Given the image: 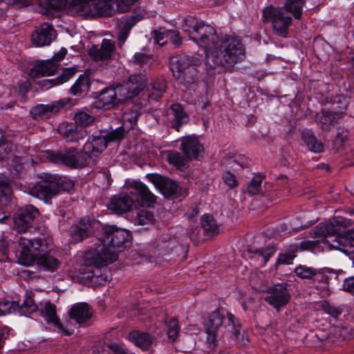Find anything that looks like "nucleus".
Returning a JSON list of instances; mask_svg holds the SVG:
<instances>
[{
	"label": "nucleus",
	"mask_w": 354,
	"mask_h": 354,
	"mask_svg": "<svg viewBox=\"0 0 354 354\" xmlns=\"http://www.w3.org/2000/svg\"><path fill=\"white\" fill-rule=\"evenodd\" d=\"M136 22V19L134 17H132L127 19L125 23L120 28L118 36L120 45H122L126 41L131 29Z\"/></svg>",
	"instance_id": "obj_46"
},
{
	"label": "nucleus",
	"mask_w": 354,
	"mask_h": 354,
	"mask_svg": "<svg viewBox=\"0 0 354 354\" xmlns=\"http://www.w3.org/2000/svg\"><path fill=\"white\" fill-rule=\"evenodd\" d=\"M147 178L159 188L162 194L166 197H169L178 194L180 187L177 183L164 176L156 174H147Z\"/></svg>",
	"instance_id": "obj_14"
},
{
	"label": "nucleus",
	"mask_w": 354,
	"mask_h": 354,
	"mask_svg": "<svg viewBox=\"0 0 354 354\" xmlns=\"http://www.w3.org/2000/svg\"><path fill=\"white\" fill-rule=\"evenodd\" d=\"M348 103L349 100L346 96L342 95L335 96L333 101V108L336 110L335 112L341 113V116L342 117L344 111L347 109Z\"/></svg>",
	"instance_id": "obj_49"
},
{
	"label": "nucleus",
	"mask_w": 354,
	"mask_h": 354,
	"mask_svg": "<svg viewBox=\"0 0 354 354\" xmlns=\"http://www.w3.org/2000/svg\"><path fill=\"white\" fill-rule=\"evenodd\" d=\"M133 194L138 196L142 202L153 203L156 196L149 191L148 187L141 182H135L133 185Z\"/></svg>",
	"instance_id": "obj_37"
},
{
	"label": "nucleus",
	"mask_w": 354,
	"mask_h": 354,
	"mask_svg": "<svg viewBox=\"0 0 354 354\" xmlns=\"http://www.w3.org/2000/svg\"><path fill=\"white\" fill-rule=\"evenodd\" d=\"M264 22L271 21L274 30L281 37H286L288 28L291 24L292 18L288 16L281 8L270 6L263 10Z\"/></svg>",
	"instance_id": "obj_7"
},
{
	"label": "nucleus",
	"mask_w": 354,
	"mask_h": 354,
	"mask_svg": "<svg viewBox=\"0 0 354 354\" xmlns=\"http://www.w3.org/2000/svg\"><path fill=\"white\" fill-rule=\"evenodd\" d=\"M133 204V201L129 196L120 194L113 196L107 206L111 211L122 214L130 211Z\"/></svg>",
	"instance_id": "obj_20"
},
{
	"label": "nucleus",
	"mask_w": 354,
	"mask_h": 354,
	"mask_svg": "<svg viewBox=\"0 0 354 354\" xmlns=\"http://www.w3.org/2000/svg\"><path fill=\"white\" fill-rule=\"evenodd\" d=\"M182 29L191 40L205 50L208 71L217 67L232 68L245 58V47L238 37L225 35L219 37L213 26L191 16L184 19Z\"/></svg>",
	"instance_id": "obj_1"
},
{
	"label": "nucleus",
	"mask_w": 354,
	"mask_h": 354,
	"mask_svg": "<svg viewBox=\"0 0 354 354\" xmlns=\"http://www.w3.org/2000/svg\"><path fill=\"white\" fill-rule=\"evenodd\" d=\"M195 343L192 337H188L185 339H183L180 343V349L183 353L190 352L194 347Z\"/></svg>",
	"instance_id": "obj_62"
},
{
	"label": "nucleus",
	"mask_w": 354,
	"mask_h": 354,
	"mask_svg": "<svg viewBox=\"0 0 354 354\" xmlns=\"http://www.w3.org/2000/svg\"><path fill=\"white\" fill-rule=\"evenodd\" d=\"M99 242L98 245L92 250L97 251L104 259L115 261L118 259V252L130 245L131 235L124 229L108 226L105 228L103 240H99Z\"/></svg>",
	"instance_id": "obj_2"
},
{
	"label": "nucleus",
	"mask_w": 354,
	"mask_h": 354,
	"mask_svg": "<svg viewBox=\"0 0 354 354\" xmlns=\"http://www.w3.org/2000/svg\"><path fill=\"white\" fill-rule=\"evenodd\" d=\"M189 61L190 62L189 67L195 68L194 69L203 73L206 71V73L209 74L213 71L207 70L206 61L204 62V57L202 55L194 54L193 55H189Z\"/></svg>",
	"instance_id": "obj_47"
},
{
	"label": "nucleus",
	"mask_w": 354,
	"mask_h": 354,
	"mask_svg": "<svg viewBox=\"0 0 354 354\" xmlns=\"http://www.w3.org/2000/svg\"><path fill=\"white\" fill-rule=\"evenodd\" d=\"M167 325L168 337L172 341H175L179 333V325L178 320L175 318H171L167 322Z\"/></svg>",
	"instance_id": "obj_57"
},
{
	"label": "nucleus",
	"mask_w": 354,
	"mask_h": 354,
	"mask_svg": "<svg viewBox=\"0 0 354 354\" xmlns=\"http://www.w3.org/2000/svg\"><path fill=\"white\" fill-rule=\"evenodd\" d=\"M57 32L51 24L44 23L35 27L31 35L32 44L37 47L48 46L56 38Z\"/></svg>",
	"instance_id": "obj_13"
},
{
	"label": "nucleus",
	"mask_w": 354,
	"mask_h": 354,
	"mask_svg": "<svg viewBox=\"0 0 354 354\" xmlns=\"http://www.w3.org/2000/svg\"><path fill=\"white\" fill-rule=\"evenodd\" d=\"M344 290L354 294V277L346 278L343 284Z\"/></svg>",
	"instance_id": "obj_64"
},
{
	"label": "nucleus",
	"mask_w": 354,
	"mask_h": 354,
	"mask_svg": "<svg viewBox=\"0 0 354 354\" xmlns=\"http://www.w3.org/2000/svg\"><path fill=\"white\" fill-rule=\"evenodd\" d=\"M74 120L77 126L84 129L94 122L95 117L87 111L79 110L75 113Z\"/></svg>",
	"instance_id": "obj_41"
},
{
	"label": "nucleus",
	"mask_w": 354,
	"mask_h": 354,
	"mask_svg": "<svg viewBox=\"0 0 354 354\" xmlns=\"http://www.w3.org/2000/svg\"><path fill=\"white\" fill-rule=\"evenodd\" d=\"M129 338L136 346L142 350H148L152 345L155 337L149 333L133 330L129 335Z\"/></svg>",
	"instance_id": "obj_28"
},
{
	"label": "nucleus",
	"mask_w": 354,
	"mask_h": 354,
	"mask_svg": "<svg viewBox=\"0 0 354 354\" xmlns=\"http://www.w3.org/2000/svg\"><path fill=\"white\" fill-rule=\"evenodd\" d=\"M225 183L230 188H233L238 185L235 176L231 172H226L223 176Z\"/></svg>",
	"instance_id": "obj_63"
},
{
	"label": "nucleus",
	"mask_w": 354,
	"mask_h": 354,
	"mask_svg": "<svg viewBox=\"0 0 354 354\" xmlns=\"http://www.w3.org/2000/svg\"><path fill=\"white\" fill-rule=\"evenodd\" d=\"M39 216L37 208L28 205L19 208L13 216V228L19 233H24L33 227L35 221Z\"/></svg>",
	"instance_id": "obj_8"
},
{
	"label": "nucleus",
	"mask_w": 354,
	"mask_h": 354,
	"mask_svg": "<svg viewBox=\"0 0 354 354\" xmlns=\"http://www.w3.org/2000/svg\"><path fill=\"white\" fill-rule=\"evenodd\" d=\"M76 73V69L75 68H66L62 73V74L55 79L53 80H45L44 85L47 88L51 87L53 85H57L63 84L67 81H68L71 77H73Z\"/></svg>",
	"instance_id": "obj_40"
},
{
	"label": "nucleus",
	"mask_w": 354,
	"mask_h": 354,
	"mask_svg": "<svg viewBox=\"0 0 354 354\" xmlns=\"http://www.w3.org/2000/svg\"><path fill=\"white\" fill-rule=\"evenodd\" d=\"M304 0H286L284 4L286 10L292 15L296 19H301Z\"/></svg>",
	"instance_id": "obj_38"
},
{
	"label": "nucleus",
	"mask_w": 354,
	"mask_h": 354,
	"mask_svg": "<svg viewBox=\"0 0 354 354\" xmlns=\"http://www.w3.org/2000/svg\"><path fill=\"white\" fill-rule=\"evenodd\" d=\"M201 225L204 231L209 236H214L218 232V227L216 220L209 214L203 216Z\"/></svg>",
	"instance_id": "obj_42"
},
{
	"label": "nucleus",
	"mask_w": 354,
	"mask_h": 354,
	"mask_svg": "<svg viewBox=\"0 0 354 354\" xmlns=\"http://www.w3.org/2000/svg\"><path fill=\"white\" fill-rule=\"evenodd\" d=\"M18 310L21 314L32 313L36 312L38 309L37 305L35 303L31 296H27L21 305L17 308Z\"/></svg>",
	"instance_id": "obj_51"
},
{
	"label": "nucleus",
	"mask_w": 354,
	"mask_h": 354,
	"mask_svg": "<svg viewBox=\"0 0 354 354\" xmlns=\"http://www.w3.org/2000/svg\"><path fill=\"white\" fill-rule=\"evenodd\" d=\"M225 319L224 313L219 310H214L209 315L206 323L207 344L209 348L214 349L217 346L218 330Z\"/></svg>",
	"instance_id": "obj_11"
},
{
	"label": "nucleus",
	"mask_w": 354,
	"mask_h": 354,
	"mask_svg": "<svg viewBox=\"0 0 354 354\" xmlns=\"http://www.w3.org/2000/svg\"><path fill=\"white\" fill-rule=\"evenodd\" d=\"M264 178L259 174H255L252 180L248 183L247 187V193L250 195L259 194L261 192V183Z\"/></svg>",
	"instance_id": "obj_48"
},
{
	"label": "nucleus",
	"mask_w": 354,
	"mask_h": 354,
	"mask_svg": "<svg viewBox=\"0 0 354 354\" xmlns=\"http://www.w3.org/2000/svg\"><path fill=\"white\" fill-rule=\"evenodd\" d=\"M147 78L145 74L129 76L127 81L113 87L118 103L124 102L137 95L146 86Z\"/></svg>",
	"instance_id": "obj_6"
},
{
	"label": "nucleus",
	"mask_w": 354,
	"mask_h": 354,
	"mask_svg": "<svg viewBox=\"0 0 354 354\" xmlns=\"http://www.w3.org/2000/svg\"><path fill=\"white\" fill-rule=\"evenodd\" d=\"M0 307L1 308V315H4L15 311L19 307V304L17 301L3 300L0 301Z\"/></svg>",
	"instance_id": "obj_59"
},
{
	"label": "nucleus",
	"mask_w": 354,
	"mask_h": 354,
	"mask_svg": "<svg viewBox=\"0 0 354 354\" xmlns=\"http://www.w3.org/2000/svg\"><path fill=\"white\" fill-rule=\"evenodd\" d=\"M341 118V113L322 110L317 113L315 119L322 130L328 131Z\"/></svg>",
	"instance_id": "obj_26"
},
{
	"label": "nucleus",
	"mask_w": 354,
	"mask_h": 354,
	"mask_svg": "<svg viewBox=\"0 0 354 354\" xmlns=\"http://www.w3.org/2000/svg\"><path fill=\"white\" fill-rule=\"evenodd\" d=\"M227 321L225 325V333L233 341L237 342L241 345H246L248 339L243 337V330L241 325L239 323L234 315L227 313Z\"/></svg>",
	"instance_id": "obj_18"
},
{
	"label": "nucleus",
	"mask_w": 354,
	"mask_h": 354,
	"mask_svg": "<svg viewBox=\"0 0 354 354\" xmlns=\"http://www.w3.org/2000/svg\"><path fill=\"white\" fill-rule=\"evenodd\" d=\"M174 118L171 121V127L177 131L184 124L189 121V116L185 112L183 106L180 104H173L170 106Z\"/></svg>",
	"instance_id": "obj_32"
},
{
	"label": "nucleus",
	"mask_w": 354,
	"mask_h": 354,
	"mask_svg": "<svg viewBox=\"0 0 354 354\" xmlns=\"http://www.w3.org/2000/svg\"><path fill=\"white\" fill-rule=\"evenodd\" d=\"M115 50V43L109 39H103L100 47L93 46L89 50L90 55L95 61L109 59Z\"/></svg>",
	"instance_id": "obj_22"
},
{
	"label": "nucleus",
	"mask_w": 354,
	"mask_h": 354,
	"mask_svg": "<svg viewBox=\"0 0 354 354\" xmlns=\"http://www.w3.org/2000/svg\"><path fill=\"white\" fill-rule=\"evenodd\" d=\"M274 246H268L265 248H260L255 250H250L252 254H257L262 257V263L265 265L275 252Z\"/></svg>",
	"instance_id": "obj_56"
},
{
	"label": "nucleus",
	"mask_w": 354,
	"mask_h": 354,
	"mask_svg": "<svg viewBox=\"0 0 354 354\" xmlns=\"http://www.w3.org/2000/svg\"><path fill=\"white\" fill-rule=\"evenodd\" d=\"M155 221L153 214L149 210H140L136 216V221L139 225H148L153 223Z\"/></svg>",
	"instance_id": "obj_54"
},
{
	"label": "nucleus",
	"mask_w": 354,
	"mask_h": 354,
	"mask_svg": "<svg viewBox=\"0 0 354 354\" xmlns=\"http://www.w3.org/2000/svg\"><path fill=\"white\" fill-rule=\"evenodd\" d=\"M167 159L169 163L174 165L178 168L185 166L188 160L187 157L185 158L181 156L180 154L176 151H169Z\"/></svg>",
	"instance_id": "obj_53"
},
{
	"label": "nucleus",
	"mask_w": 354,
	"mask_h": 354,
	"mask_svg": "<svg viewBox=\"0 0 354 354\" xmlns=\"http://www.w3.org/2000/svg\"><path fill=\"white\" fill-rule=\"evenodd\" d=\"M298 250L297 245H290L288 251L281 253L277 259V263L280 264H290L295 257V252Z\"/></svg>",
	"instance_id": "obj_52"
},
{
	"label": "nucleus",
	"mask_w": 354,
	"mask_h": 354,
	"mask_svg": "<svg viewBox=\"0 0 354 354\" xmlns=\"http://www.w3.org/2000/svg\"><path fill=\"white\" fill-rule=\"evenodd\" d=\"M41 314L45 317V319L48 323H52L58 329L62 330L66 335H71V333L66 330L63 327L62 324L59 322V319L56 315V307L54 304H52L50 302H46L44 305V309L41 311Z\"/></svg>",
	"instance_id": "obj_30"
},
{
	"label": "nucleus",
	"mask_w": 354,
	"mask_h": 354,
	"mask_svg": "<svg viewBox=\"0 0 354 354\" xmlns=\"http://www.w3.org/2000/svg\"><path fill=\"white\" fill-rule=\"evenodd\" d=\"M45 158L53 163L64 165L71 169H80L89 165L87 156L83 151L75 147H65L58 150H46Z\"/></svg>",
	"instance_id": "obj_4"
},
{
	"label": "nucleus",
	"mask_w": 354,
	"mask_h": 354,
	"mask_svg": "<svg viewBox=\"0 0 354 354\" xmlns=\"http://www.w3.org/2000/svg\"><path fill=\"white\" fill-rule=\"evenodd\" d=\"M322 309L327 314L334 318H337L342 313V309L339 307L332 306L327 301H324L322 304Z\"/></svg>",
	"instance_id": "obj_60"
},
{
	"label": "nucleus",
	"mask_w": 354,
	"mask_h": 354,
	"mask_svg": "<svg viewBox=\"0 0 354 354\" xmlns=\"http://www.w3.org/2000/svg\"><path fill=\"white\" fill-rule=\"evenodd\" d=\"M167 88L166 82L161 78L153 80L147 87L149 99L157 100L161 97Z\"/></svg>",
	"instance_id": "obj_35"
},
{
	"label": "nucleus",
	"mask_w": 354,
	"mask_h": 354,
	"mask_svg": "<svg viewBox=\"0 0 354 354\" xmlns=\"http://www.w3.org/2000/svg\"><path fill=\"white\" fill-rule=\"evenodd\" d=\"M348 212L352 216L351 218H346L342 216H336L333 221L320 225L317 227V233L320 235H325L330 233H337L340 227L343 229L349 227L354 223V208L348 209Z\"/></svg>",
	"instance_id": "obj_16"
},
{
	"label": "nucleus",
	"mask_w": 354,
	"mask_h": 354,
	"mask_svg": "<svg viewBox=\"0 0 354 354\" xmlns=\"http://www.w3.org/2000/svg\"><path fill=\"white\" fill-rule=\"evenodd\" d=\"M8 175L11 179L21 178L25 173L24 158L15 156L8 164Z\"/></svg>",
	"instance_id": "obj_31"
},
{
	"label": "nucleus",
	"mask_w": 354,
	"mask_h": 354,
	"mask_svg": "<svg viewBox=\"0 0 354 354\" xmlns=\"http://www.w3.org/2000/svg\"><path fill=\"white\" fill-rule=\"evenodd\" d=\"M332 221H333V219L329 221H326L325 223H321L315 227V234L317 236L322 237V239L315 240V241H309V240L303 241L299 244V245H297L298 247V250H301V251L308 250L315 254H317V253H319L321 252H324L326 250V245L328 243V240L326 238V236L338 234L339 233H340L341 230L343 229V227H340L338 232L330 233V234H325V235H320L317 233V227H319L322 225H324L327 223H330Z\"/></svg>",
	"instance_id": "obj_17"
},
{
	"label": "nucleus",
	"mask_w": 354,
	"mask_h": 354,
	"mask_svg": "<svg viewBox=\"0 0 354 354\" xmlns=\"http://www.w3.org/2000/svg\"><path fill=\"white\" fill-rule=\"evenodd\" d=\"M301 138L310 151L315 153H320L323 151L324 145L322 142L316 138L311 131H304L302 133Z\"/></svg>",
	"instance_id": "obj_36"
},
{
	"label": "nucleus",
	"mask_w": 354,
	"mask_h": 354,
	"mask_svg": "<svg viewBox=\"0 0 354 354\" xmlns=\"http://www.w3.org/2000/svg\"><path fill=\"white\" fill-rule=\"evenodd\" d=\"M84 262L86 279L99 286H104L109 281L110 271L104 266L107 263H112L111 259H104L102 255L100 254L97 251L91 249L84 254Z\"/></svg>",
	"instance_id": "obj_3"
},
{
	"label": "nucleus",
	"mask_w": 354,
	"mask_h": 354,
	"mask_svg": "<svg viewBox=\"0 0 354 354\" xmlns=\"http://www.w3.org/2000/svg\"><path fill=\"white\" fill-rule=\"evenodd\" d=\"M66 0H43L40 1L39 6L44 9L42 13L45 15H52L51 10H59L66 6Z\"/></svg>",
	"instance_id": "obj_39"
},
{
	"label": "nucleus",
	"mask_w": 354,
	"mask_h": 354,
	"mask_svg": "<svg viewBox=\"0 0 354 354\" xmlns=\"http://www.w3.org/2000/svg\"><path fill=\"white\" fill-rule=\"evenodd\" d=\"M170 70L175 78H179L182 73L190 66L188 55H178L169 59Z\"/></svg>",
	"instance_id": "obj_27"
},
{
	"label": "nucleus",
	"mask_w": 354,
	"mask_h": 354,
	"mask_svg": "<svg viewBox=\"0 0 354 354\" xmlns=\"http://www.w3.org/2000/svg\"><path fill=\"white\" fill-rule=\"evenodd\" d=\"M180 149L187 158H196L198 153L203 151V147L196 136H188L183 138L180 144Z\"/></svg>",
	"instance_id": "obj_23"
},
{
	"label": "nucleus",
	"mask_w": 354,
	"mask_h": 354,
	"mask_svg": "<svg viewBox=\"0 0 354 354\" xmlns=\"http://www.w3.org/2000/svg\"><path fill=\"white\" fill-rule=\"evenodd\" d=\"M92 313L88 305L80 303L74 305L70 310V317L78 324H83L91 317Z\"/></svg>",
	"instance_id": "obj_29"
},
{
	"label": "nucleus",
	"mask_w": 354,
	"mask_h": 354,
	"mask_svg": "<svg viewBox=\"0 0 354 354\" xmlns=\"http://www.w3.org/2000/svg\"><path fill=\"white\" fill-rule=\"evenodd\" d=\"M11 194L10 177L0 174V196L7 200Z\"/></svg>",
	"instance_id": "obj_55"
},
{
	"label": "nucleus",
	"mask_w": 354,
	"mask_h": 354,
	"mask_svg": "<svg viewBox=\"0 0 354 354\" xmlns=\"http://www.w3.org/2000/svg\"><path fill=\"white\" fill-rule=\"evenodd\" d=\"M57 131L64 139L68 142H77L86 136V130L79 127L75 123L62 122L57 129Z\"/></svg>",
	"instance_id": "obj_19"
},
{
	"label": "nucleus",
	"mask_w": 354,
	"mask_h": 354,
	"mask_svg": "<svg viewBox=\"0 0 354 354\" xmlns=\"http://www.w3.org/2000/svg\"><path fill=\"white\" fill-rule=\"evenodd\" d=\"M66 104L67 100L62 99L48 104H37L32 108L30 115L35 120L49 118L52 115L59 112Z\"/></svg>",
	"instance_id": "obj_15"
},
{
	"label": "nucleus",
	"mask_w": 354,
	"mask_h": 354,
	"mask_svg": "<svg viewBox=\"0 0 354 354\" xmlns=\"http://www.w3.org/2000/svg\"><path fill=\"white\" fill-rule=\"evenodd\" d=\"M194 68H195L188 66L182 73V76L176 79L186 86L195 83L198 80V74L203 73Z\"/></svg>",
	"instance_id": "obj_43"
},
{
	"label": "nucleus",
	"mask_w": 354,
	"mask_h": 354,
	"mask_svg": "<svg viewBox=\"0 0 354 354\" xmlns=\"http://www.w3.org/2000/svg\"><path fill=\"white\" fill-rule=\"evenodd\" d=\"M21 251L19 260L21 264L30 266L38 257L33 252H44L47 249L48 241L45 237H38L32 239L20 236L17 239Z\"/></svg>",
	"instance_id": "obj_5"
},
{
	"label": "nucleus",
	"mask_w": 354,
	"mask_h": 354,
	"mask_svg": "<svg viewBox=\"0 0 354 354\" xmlns=\"http://www.w3.org/2000/svg\"><path fill=\"white\" fill-rule=\"evenodd\" d=\"M89 88V80L88 77L81 75L75 83L71 88V93L73 95H77L87 92Z\"/></svg>",
	"instance_id": "obj_44"
},
{
	"label": "nucleus",
	"mask_w": 354,
	"mask_h": 354,
	"mask_svg": "<svg viewBox=\"0 0 354 354\" xmlns=\"http://www.w3.org/2000/svg\"><path fill=\"white\" fill-rule=\"evenodd\" d=\"M57 70V64L52 59L41 61L37 63L30 70L32 77L49 76L53 75Z\"/></svg>",
	"instance_id": "obj_25"
},
{
	"label": "nucleus",
	"mask_w": 354,
	"mask_h": 354,
	"mask_svg": "<svg viewBox=\"0 0 354 354\" xmlns=\"http://www.w3.org/2000/svg\"><path fill=\"white\" fill-rule=\"evenodd\" d=\"M347 236L348 239L346 237L337 236L330 243L328 241V243L326 245V249L331 250L335 249L340 250L344 252H350L346 248L350 246L351 241H354V230H351L347 232Z\"/></svg>",
	"instance_id": "obj_33"
},
{
	"label": "nucleus",
	"mask_w": 354,
	"mask_h": 354,
	"mask_svg": "<svg viewBox=\"0 0 354 354\" xmlns=\"http://www.w3.org/2000/svg\"><path fill=\"white\" fill-rule=\"evenodd\" d=\"M95 104L97 108L105 109H109L118 104V102L113 87L102 90L97 96Z\"/></svg>",
	"instance_id": "obj_24"
},
{
	"label": "nucleus",
	"mask_w": 354,
	"mask_h": 354,
	"mask_svg": "<svg viewBox=\"0 0 354 354\" xmlns=\"http://www.w3.org/2000/svg\"><path fill=\"white\" fill-rule=\"evenodd\" d=\"M127 131L124 129L123 127H120L114 130L105 134L108 143L110 142H118L123 140L127 133Z\"/></svg>",
	"instance_id": "obj_50"
},
{
	"label": "nucleus",
	"mask_w": 354,
	"mask_h": 354,
	"mask_svg": "<svg viewBox=\"0 0 354 354\" xmlns=\"http://www.w3.org/2000/svg\"><path fill=\"white\" fill-rule=\"evenodd\" d=\"M37 264L42 267L45 270L53 272L58 269L61 262L50 252H44L37 259Z\"/></svg>",
	"instance_id": "obj_34"
},
{
	"label": "nucleus",
	"mask_w": 354,
	"mask_h": 354,
	"mask_svg": "<svg viewBox=\"0 0 354 354\" xmlns=\"http://www.w3.org/2000/svg\"><path fill=\"white\" fill-rule=\"evenodd\" d=\"M43 180L32 186L29 193L34 197L43 201L47 204L51 203L52 198L57 195V187L53 182V176L48 174H44Z\"/></svg>",
	"instance_id": "obj_9"
},
{
	"label": "nucleus",
	"mask_w": 354,
	"mask_h": 354,
	"mask_svg": "<svg viewBox=\"0 0 354 354\" xmlns=\"http://www.w3.org/2000/svg\"><path fill=\"white\" fill-rule=\"evenodd\" d=\"M53 176V182L55 184L56 194H57L60 190L69 192L73 189L75 182L66 176L59 177L57 176Z\"/></svg>",
	"instance_id": "obj_45"
},
{
	"label": "nucleus",
	"mask_w": 354,
	"mask_h": 354,
	"mask_svg": "<svg viewBox=\"0 0 354 354\" xmlns=\"http://www.w3.org/2000/svg\"><path fill=\"white\" fill-rule=\"evenodd\" d=\"M96 222L89 218H84L71 232V238L74 242H80L91 236L93 232V226Z\"/></svg>",
	"instance_id": "obj_21"
},
{
	"label": "nucleus",
	"mask_w": 354,
	"mask_h": 354,
	"mask_svg": "<svg viewBox=\"0 0 354 354\" xmlns=\"http://www.w3.org/2000/svg\"><path fill=\"white\" fill-rule=\"evenodd\" d=\"M290 299V295L286 283H279L270 288L264 300L277 311L286 306Z\"/></svg>",
	"instance_id": "obj_12"
},
{
	"label": "nucleus",
	"mask_w": 354,
	"mask_h": 354,
	"mask_svg": "<svg viewBox=\"0 0 354 354\" xmlns=\"http://www.w3.org/2000/svg\"><path fill=\"white\" fill-rule=\"evenodd\" d=\"M312 279L315 282H317L319 283H328V277L322 270L315 269Z\"/></svg>",
	"instance_id": "obj_61"
},
{
	"label": "nucleus",
	"mask_w": 354,
	"mask_h": 354,
	"mask_svg": "<svg viewBox=\"0 0 354 354\" xmlns=\"http://www.w3.org/2000/svg\"><path fill=\"white\" fill-rule=\"evenodd\" d=\"M315 271V269L301 265L297 266L295 270V272L298 277L306 279H312Z\"/></svg>",
	"instance_id": "obj_58"
},
{
	"label": "nucleus",
	"mask_w": 354,
	"mask_h": 354,
	"mask_svg": "<svg viewBox=\"0 0 354 354\" xmlns=\"http://www.w3.org/2000/svg\"><path fill=\"white\" fill-rule=\"evenodd\" d=\"M108 144L105 134L103 135L102 133H95L89 137L82 149L84 155L87 156V160H89V165L97 163V156L102 153Z\"/></svg>",
	"instance_id": "obj_10"
}]
</instances>
